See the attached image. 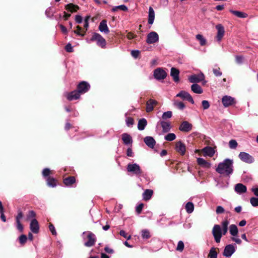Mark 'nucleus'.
<instances>
[{
	"mask_svg": "<svg viewBox=\"0 0 258 258\" xmlns=\"http://www.w3.org/2000/svg\"><path fill=\"white\" fill-rule=\"evenodd\" d=\"M233 160L226 158L218 164L216 171L218 173L230 177L233 173Z\"/></svg>",
	"mask_w": 258,
	"mask_h": 258,
	"instance_id": "obj_1",
	"label": "nucleus"
},
{
	"mask_svg": "<svg viewBox=\"0 0 258 258\" xmlns=\"http://www.w3.org/2000/svg\"><path fill=\"white\" fill-rule=\"evenodd\" d=\"M84 245L87 247L93 246L97 240L96 235L91 231H85L82 233Z\"/></svg>",
	"mask_w": 258,
	"mask_h": 258,
	"instance_id": "obj_2",
	"label": "nucleus"
},
{
	"mask_svg": "<svg viewBox=\"0 0 258 258\" xmlns=\"http://www.w3.org/2000/svg\"><path fill=\"white\" fill-rule=\"evenodd\" d=\"M94 41L96 42L97 46L102 48H105L106 46V40L100 34L98 33H93L90 40H87V42L89 43H91V42Z\"/></svg>",
	"mask_w": 258,
	"mask_h": 258,
	"instance_id": "obj_3",
	"label": "nucleus"
},
{
	"mask_svg": "<svg viewBox=\"0 0 258 258\" xmlns=\"http://www.w3.org/2000/svg\"><path fill=\"white\" fill-rule=\"evenodd\" d=\"M126 170L128 172L132 175H135L140 178L143 173L142 169L139 164L137 163H128L126 167Z\"/></svg>",
	"mask_w": 258,
	"mask_h": 258,
	"instance_id": "obj_4",
	"label": "nucleus"
},
{
	"mask_svg": "<svg viewBox=\"0 0 258 258\" xmlns=\"http://www.w3.org/2000/svg\"><path fill=\"white\" fill-rule=\"evenodd\" d=\"M212 234L216 242L219 243L222 237V230L220 225L216 224L212 229Z\"/></svg>",
	"mask_w": 258,
	"mask_h": 258,
	"instance_id": "obj_5",
	"label": "nucleus"
},
{
	"mask_svg": "<svg viewBox=\"0 0 258 258\" xmlns=\"http://www.w3.org/2000/svg\"><path fill=\"white\" fill-rule=\"evenodd\" d=\"M238 157L241 161L247 163H252L254 161V158L246 152H240L238 155Z\"/></svg>",
	"mask_w": 258,
	"mask_h": 258,
	"instance_id": "obj_6",
	"label": "nucleus"
},
{
	"mask_svg": "<svg viewBox=\"0 0 258 258\" xmlns=\"http://www.w3.org/2000/svg\"><path fill=\"white\" fill-rule=\"evenodd\" d=\"M205 79V76L202 73L198 74H194L190 76L188 78L189 82L193 84H197L200 83Z\"/></svg>",
	"mask_w": 258,
	"mask_h": 258,
	"instance_id": "obj_7",
	"label": "nucleus"
},
{
	"mask_svg": "<svg viewBox=\"0 0 258 258\" xmlns=\"http://www.w3.org/2000/svg\"><path fill=\"white\" fill-rule=\"evenodd\" d=\"M166 76V72L162 68H157L154 71V77L157 80H164Z\"/></svg>",
	"mask_w": 258,
	"mask_h": 258,
	"instance_id": "obj_8",
	"label": "nucleus"
},
{
	"mask_svg": "<svg viewBox=\"0 0 258 258\" xmlns=\"http://www.w3.org/2000/svg\"><path fill=\"white\" fill-rule=\"evenodd\" d=\"M221 101L225 107H227L236 103L234 98L228 95L224 96L221 99Z\"/></svg>",
	"mask_w": 258,
	"mask_h": 258,
	"instance_id": "obj_9",
	"label": "nucleus"
},
{
	"mask_svg": "<svg viewBox=\"0 0 258 258\" xmlns=\"http://www.w3.org/2000/svg\"><path fill=\"white\" fill-rule=\"evenodd\" d=\"M90 88V86L88 82L86 81H82L78 85L77 91L80 94H83L88 92Z\"/></svg>",
	"mask_w": 258,
	"mask_h": 258,
	"instance_id": "obj_10",
	"label": "nucleus"
},
{
	"mask_svg": "<svg viewBox=\"0 0 258 258\" xmlns=\"http://www.w3.org/2000/svg\"><path fill=\"white\" fill-rule=\"evenodd\" d=\"M159 41V36L158 34L154 31L149 33L147 35L146 42L148 44H154Z\"/></svg>",
	"mask_w": 258,
	"mask_h": 258,
	"instance_id": "obj_11",
	"label": "nucleus"
},
{
	"mask_svg": "<svg viewBox=\"0 0 258 258\" xmlns=\"http://www.w3.org/2000/svg\"><path fill=\"white\" fill-rule=\"evenodd\" d=\"M176 97H179L183 99L186 100L192 104L195 103V101L192 96L189 93L186 91H181L176 95Z\"/></svg>",
	"mask_w": 258,
	"mask_h": 258,
	"instance_id": "obj_12",
	"label": "nucleus"
},
{
	"mask_svg": "<svg viewBox=\"0 0 258 258\" xmlns=\"http://www.w3.org/2000/svg\"><path fill=\"white\" fill-rule=\"evenodd\" d=\"M235 251V248L232 244L227 245L224 249L223 255L226 257H230Z\"/></svg>",
	"mask_w": 258,
	"mask_h": 258,
	"instance_id": "obj_13",
	"label": "nucleus"
},
{
	"mask_svg": "<svg viewBox=\"0 0 258 258\" xmlns=\"http://www.w3.org/2000/svg\"><path fill=\"white\" fill-rule=\"evenodd\" d=\"M23 216V212L21 210H19L18 211V215L16 217V224H17V225H16L17 229L21 232H23V230H24L23 226L21 223V221H20V220L22 218Z\"/></svg>",
	"mask_w": 258,
	"mask_h": 258,
	"instance_id": "obj_14",
	"label": "nucleus"
},
{
	"mask_svg": "<svg viewBox=\"0 0 258 258\" xmlns=\"http://www.w3.org/2000/svg\"><path fill=\"white\" fill-rule=\"evenodd\" d=\"M65 96L68 100L72 101L79 98L80 93L77 90H74L70 93H66Z\"/></svg>",
	"mask_w": 258,
	"mask_h": 258,
	"instance_id": "obj_15",
	"label": "nucleus"
},
{
	"mask_svg": "<svg viewBox=\"0 0 258 258\" xmlns=\"http://www.w3.org/2000/svg\"><path fill=\"white\" fill-rule=\"evenodd\" d=\"M30 228L31 231L35 234L39 231V225L38 221L36 219H33L30 224Z\"/></svg>",
	"mask_w": 258,
	"mask_h": 258,
	"instance_id": "obj_16",
	"label": "nucleus"
},
{
	"mask_svg": "<svg viewBox=\"0 0 258 258\" xmlns=\"http://www.w3.org/2000/svg\"><path fill=\"white\" fill-rule=\"evenodd\" d=\"M192 124L187 121H183L179 127V130L183 132H188L192 129Z\"/></svg>",
	"mask_w": 258,
	"mask_h": 258,
	"instance_id": "obj_17",
	"label": "nucleus"
},
{
	"mask_svg": "<svg viewBox=\"0 0 258 258\" xmlns=\"http://www.w3.org/2000/svg\"><path fill=\"white\" fill-rule=\"evenodd\" d=\"M216 28L217 30V34L216 36V39L218 41L220 42L224 34V28L221 24H218L216 26Z\"/></svg>",
	"mask_w": 258,
	"mask_h": 258,
	"instance_id": "obj_18",
	"label": "nucleus"
},
{
	"mask_svg": "<svg viewBox=\"0 0 258 258\" xmlns=\"http://www.w3.org/2000/svg\"><path fill=\"white\" fill-rule=\"evenodd\" d=\"M234 190L237 194L241 195L246 192L247 188L245 185L239 183L235 185Z\"/></svg>",
	"mask_w": 258,
	"mask_h": 258,
	"instance_id": "obj_19",
	"label": "nucleus"
},
{
	"mask_svg": "<svg viewBox=\"0 0 258 258\" xmlns=\"http://www.w3.org/2000/svg\"><path fill=\"white\" fill-rule=\"evenodd\" d=\"M175 149L176 151L180 153L181 155L185 154L186 151L185 146L181 141H180L176 143Z\"/></svg>",
	"mask_w": 258,
	"mask_h": 258,
	"instance_id": "obj_20",
	"label": "nucleus"
},
{
	"mask_svg": "<svg viewBox=\"0 0 258 258\" xmlns=\"http://www.w3.org/2000/svg\"><path fill=\"white\" fill-rule=\"evenodd\" d=\"M98 29L101 32H103L105 34H107L109 33V31L106 20H102L101 21V22L99 24Z\"/></svg>",
	"mask_w": 258,
	"mask_h": 258,
	"instance_id": "obj_21",
	"label": "nucleus"
},
{
	"mask_svg": "<svg viewBox=\"0 0 258 258\" xmlns=\"http://www.w3.org/2000/svg\"><path fill=\"white\" fill-rule=\"evenodd\" d=\"M160 124L164 133H168L171 129L172 126L170 122L162 120L160 122Z\"/></svg>",
	"mask_w": 258,
	"mask_h": 258,
	"instance_id": "obj_22",
	"label": "nucleus"
},
{
	"mask_svg": "<svg viewBox=\"0 0 258 258\" xmlns=\"http://www.w3.org/2000/svg\"><path fill=\"white\" fill-rule=\"evenodd\" d=\"M144 141L149 147L153 148L156 144V141L154 139L150 136L146 137L144 138Z\"/></svg>",
	"mask_w": 258,
	"mask_h": 258,
	"instance_id": "obj_23",
	"label": "nucleus"
},
{
	"mask_svg": "<svg viewBox=\"0 0 258 258\" xmlns=\"http://www.w3.org/2000/svg\"><path fill=\"white\" fill-rule=\"evenodd\" d=\"M179 71L175 68H172L170 71V75L173 78L175 82H178L179 81Z\"/></svg>",
	"mask_w": 258,
	"mask_h": 258,
	"instance_id": "obj_24",
	"label": "nucleus"
},
{
	"mask_svg": "<svg viewBox=\"0 0 258 258\" xmlns=\"http://www.w3.org/2000/svg\"><path fill=\"white\" fill-rule=\"evenodd\" d=\"M155 19V12L152 7L149 8L148 23L149 25H152Z\"/></svg>",
	"mask_w": 258,
	"mask_h": 258,
	"instance_id": "obj_25",
	"label": "nucleus"
},
{
	"mask_svg": "<svg viewBox=\"0 0 258 258\" xmlns=\"http://www.w3.org/2000/svg\"><path fill=\"white\" fill-rule=\"evenodd\" d=\"M157 104V102L153 99H150L147 102L146 111L147 112H151L154 109V106Z\"/></svg>",
	"mask_w": 258,
	"mask_h": 258,
	"instance_id": "obj_26",
	"label": "nucleus"
},
{
	"mask_svg": "<svg viewBox=\"0 0 258 258\" xmlns=\"http://www.w3.org/2000/svg\"><path fill=\"white\" fill-rule=\"evenodd\" d=\"M121 137L123 142L125 145H128L133 143L132 138L129 134L123 133L122 134Z\"/></svg>",
	"mask_w": 258,
	"mask_h": 258,
	"instance_id": "obj_27",
	"label": "nucleus"
},
{
	"mask_svg": "<svg viewBox=\"0 0 258 258\" xmlns=\"http://www.w3.org/2000/svg\"><path fill=\"white\" fill-rule=\"evenodd\" d=\"M204 155L209 157H212L215 154L214 149L210 146H206L202 150Z\"/></svg>",
	"mask_w": 258,
	"mask_h": 258,
	"instance_id": "obj_28",
	"label": "nucleus"
},
{
	"mask_svg": "<svg viewBox=\"0 0 258 258\" xmlns=\"http://www.w3.org/2000/svg\"><path fill=\"white\" fill-rule=\"evenodd\" d=\"M153 195V190L150 189H146L143 193V198L145 201L150 200Z\"/></svg>",
	"mask_w": 258,
	"mask_h": 258,
	"instance_id": "obj_29",
	"label": "nucleus"
},
{
	"mask_svg": "<svg viewBox=\"0 0 258 258\" xmlns=\"http://www.w3.org/2000/svg\"><path fill=\"white\" fill-rule=\"evenodd\" d=\"M197 163L199 165L203 167L209 168L211 167V163L208 162L202 158H197Z\"/></svg>",
	"mask_w": 258,
	"mask_h": 258,
	"instance_id": "obj_30",
	"label": "nucleus"
},
{
	"mask_svg": "<svg viewBox=\"0 0 258 258\" xmlns=\"http://www.w3.org/2000/svg\"><path fill=\"white\" fill-rule=\"evenodd\" d=\"M229 12L238 18H245L248 16V15L246 13L240 11L230 10Z\"/></svg>",
	"mask_w": 258,
	"mask_h": 258,
	"instance_id": "obj_31",
	"label": "nucleus"
},
{
	"mask_svg": "<svg viewBox=\"0 0 258 258\" xmlns=\"http://www.w3.org/2000/svg\"><path fill=\"white\" fill-rule=\"evenodd\" d=\"M65 9L71 13L76 12L79 9V7L73 4H68L65 6Z\"/></svg>",
	"mask_w": 258,
	"mask_h": 258,
	"instance_id": "obj_32",
	"label": "nucleus"
},
{
	"mask_svg": "<svg viewBox=\"0 0 258 258\" xmlns=\"http://www.w3.org/2000/svg\"><path fill=\"white\" fill-rule=\"evenodd\" d=\"M147 125V120L144 118H141L138 121V128L140 131H143L145 129Z\"/></svg>",
	"mask_w": 258,
	"mask_h": 258,
	"instance_id": "obj_33",
	"label": "nucleus"
},
{
	"mask_svg": "<svg viewBox=\"0 0 258 258\" xmlns=\"http://www.w3.org/2000/svg\"><path fill=\"white\" fill-rule=\"evenodd\" d=\"M191 91L196 94H201L203 91L201 87L198 84H193L191 86Z\"/></svg>",
	"mask_w": 258,
	"mask_h": 258,
	"instance_id": "obj_34",
	"label": "nucleus"
},
{
	"mask_svg": "<svg viewBox=\"0 0 258 258\" xmlns=\"http://www.w3.org/2000/svg\"><path fill=\"white\" fill-rule=\"evenodd\" d=\"M76 181V179L74 176H69L63 179L64 184L68 186H71Z\"/></svg>",
	"mask_w": 258,
	"mask_h": 258,
	"instance_id": "obj_35",
	"label": "nucleus"
},
{
	"mask_svg": "<svg viewBox=\"0 0 258 258\" xmlns=\"http://www.w3.org/2000/svg\"><path fill=\"white\" fill-rule=\"evenodd\" d=\"M46 180L48 186L51 187H54L56 186V181L53 177H47Z\"/></svg>",
	"mask_w": 258,
	"mask_h": 258,
	"instance_id": "obj_36",
	"label": "nucleus"
},
{
	"mask_svg": "<svg viewBox=\"0 0 258 258\" xmlns=\"http://www.w3.org/2000/svg\"><path fill=\"white\" fill-rule=\"evenodd\" d=\"M238 228L236 225L232 224L229 226V232L233 236H237L238 234Z\"/></svg>",
	"mask_w": 258,
	"mask_h": 258,
	"instance_id": "obj_37",
	"label": "nucleus"
},
{
	"mask_svg": "<svg viewBox=\"0 0 258 258\" xmlns=\"http://www.w3.org/2000/svg\"><path fill=\"white\" fill-rule=\"evenodd\" d=\"M185 210L187 213L190 214L194 210V205L192 202H188L185 205Z\"/></svg>",
	"mask_w": 258,
	"mask_h": 258,
	"instance_id": "obj_38",
	"label": "nucleus"
},
{
	"mask_svg": "<svg viewBox=\"0 0 258 258\" xmlns=\"http://www.w3.org/2000/svg\"><path fill=\"white\" fill-rule=\"evenodd\" d=\"M141 236L143 239H148L151 237V235L148 229H143L141 231Z\"/></svg>",
	"mask_w": 258,
	"mask_h": 258,
	"instance_id": "obj_39",
	"label": "nucleus"
},
{
	"mask_svg": "<svg viewBox=\"0 0 258 258\" xmlns=\"http://www.w3.org/2000/svg\"><path fill=\"white\" fill-rule=\"evenodd\" d=\"M196 39L199 41L200 44L201 46H204L206 43V40L201 34H197L196 36Z\"/></svg>",
	"mask_w": 258,
	"mask_h": 258,
	"instance_id": "obj_40",
	"label": "nucleus"
},
{
	"mask_svg": "<svg viewBox=\"0 0 258 258\" xmlns=\"http://www.w3.org/2000/svg\"><path fill=\"white\" fill-rule=\"evenodd\" d=\"M176 135L174 133H168L164 137V139L167 141H173L176 139Z\"/></svg>",
	"mask_w": 258,
	"mask_h": 258,
	"instance_id": "obj_41",
	"label": "nucleus"
},
{
	"mask_svg": "<svg viewBox=\"0 0 258 258\" xmlns=\"http://www.w3.org/2000/svg\"><path fill=\"white\" fill-rule=\"evenodd\" d=\"M209 258H217V252L214 247H212L208 255Z\"/></svg>",
	"mask_w": 258,
	"mask_h": 258,
	"instance_id": "obj_42",
	"label": "nucleus"
},
{
	"mask_svg": "<svg viewBox=\"0 0 258 258\" xmlns=\"http://www.w3.org/2000/svg\"><path fill=\"white\" fill-rule=\"evenodd\" d=\"M117 9H120L123 11H126L128 10L127 7L124 5H121L117 6L114 7L112 9V12H115L117 10Z\"/></svg>",
	"mask_w": 258,
	"mask_h": 258,
	"instance_id": "obj_43",
	"label": "nucleus"
},
{
	"mask_svg": "<svg viewBox=\"0 0 258 258\" xmlns=\"http://www.w3.org/2000/svg\"><path fill=\"white\" fill-rule=\"evenodd\" d=\"M174 105L180 110H183L185 107L184 104L181 101H175Z\"/></svg>",
	"mask_w": 258,
	"mask_h": 258,
	"instance_id": "obj_44",
	"label": "nucleus"
},
{
	"mask_svg": "<svg viewBox=\"0 0 258 258\" xmlns=\"http://www.w3.org/2000/svg\"><path fill=\"white\" fill-rule=\"evenodd\" d=\"M172 112L171 111L164 112L162 114V118L164 120L170 118L172 117Z\"/></svg>",
	"mask_w": 258,
	"mask_h": 258,
	"instance_id": "obj_45",
	"label": "nucleus"
},
{
	"mask_svg": "<svg viewBox=\"0 0 258 258\" xmlns=\"http://www.w3.org/2000/svg\"><path fill=\"white\" fill-rule=\"evenodd\" d=\"M184 247V245L183 242L181 240H180L178 242L176 249L178 251L181 252L183 251Z\"/></svg>",
	"mask_w": 258,
	"mask_h": 258,
	"instance_id": "obj_46",
	"label": "nucleus"
},
{
	"mask_svg": "<svg viewBox=\"0 0 258 258\" xmlns=\"http://www.w3.org/2000/svg\"><path fill=\"white\" fill-rule=\"evenodd\" d=\"M50 170L48 168H44L42 171V175L43 177L45 178L46 179H47V177H50Z\"/></svg>",
	"mask_w": 258,
	"mask_h": 258,
	"instance_id": "obj_47",
	"label": "nucleus"
},
{
	"mask_svg": "<svg viewBox=\"0 0 258 258\" xmlns=\"http://www.w3.org/2000/svg\"><path fill=\"white\" fill-rule=\"evenodd\" d=\"M36 213L33 210H30L28 212V213L27 215V220H30L31 219H35L36 217Z\"/></svg>",
	"mask_w": 258,
	"mask_h": 258,
	"instance_id": "obj_48",
	"label": "nucleus"
},
{
	"mask_svg": "<svg viewBox=\"0 0 258 258\" xmlns=\"http://www.w3.org/2000/svg\"><path fill=\"white\" fill-rule=\"evenodd\" d=\"M235 61L238 64H241L243 62L244 57L242 55H235Z\"/></svg>",
	"mask_w": 258,
	"mask_h": 258,
	"instance_id": "obj_49",
	"label": "nucleus"
},
{
	"mask_svg": "<svg viewBox=\"0 0 258 258\" xmlns=\"http://www.w3.org/2000/svg\"><path fill=\"white\" fill-rule=\"evenodd\" d=\"M237 143L235 140H231L229 142V146L230 149H235L237 146Z\"/></svg>",
	"mask_w": 258,
	"mask_h": 258,
	"instance_id": "obj_50",
	"label": "nucleus"
},
{
	"mask_svg": "<svg viewBox=\"0 0 258 258\" xmlns=\"http://www.w3.org/2000/svg\"><path fill=\"white\" fill-rule=\"evenodd\" d=\"M250 203L253 207L258 206V198H251L250 199Z\"/></svg>",
	"mask_w": 258,
	"mask_h": 258,
	"instance_id": "obj_51",
	"label": "nucleus"
},
{
	"mask_svg": "<svg viewBox=\"0 0 258 258\" xmlns=\"http://www.w3.org/2000/svg\"><path fill=\"white\" fill-rule=\"evenodd\" d=\"M202 106L204 110L208 109L210 107V103L207 100H203L202 101Z\"/></svg>",
	"mask_w": 258,
	"mask_h": 258,
	"instance_id": "obj_52",
	"label": "nucleus"
},
{
	"mask_svg": "<svg viewBox=\"0 0 258 258\" xmlns=\"http://www.w3.org/2000/svg\"><path fill=\"white\" fill-rule=\"evenodd\" d=\"M27 240V237L25 234H22L19 237L20 243L22 245L24 244L26 242Z\"/></svg>",
	"mask_w": 258,
	"mask_h": 258,
	"instance_id": "obj_53",
	"label": "nucleus"
},
{
	"mask_svg": "<svg viewBox=\"0 0 258 258\" xmlns=\"http://www.w3.org/2000/svg\"><path fill=\"white\" fill-rule=\"evenodd\" d=\"M76 28H77V30H75L74 31V32L75 34H76L78 36H82V37H83V36H84L85 35V33H82L81 32V31H82V29H81V28L79 26H77Z\"/></svg>",
	"mask_w": 258,
	"mask_h": 258,
	"instance_id": "obj_54",
	"label": "nucleus"
},
{
	"mask_svg": "<svg viewBox=\"0 0 258 258\" xmlns=\"http://www.w3.org/2000/svg\"><path fill=\"white\" fill-rule=\"evenodd\" d=\"M229 222L227 220H225L221 222V229H228Z\"/></svg>",
	"mask_w": 258,
	"mask_h": 258,
	"instance_id": "obj_55",
	"label": "nucleus"
},
{
	"mask_svg": "<svg viewBox=\"0 0 258 258\" xmlns=\"http://www.w3.org/2000/svg\"><path fill=\"white\" fill-rule=\"evenodd\" d=\"M65 49L68 52H72L74 51L73 46L71 44L69 43L65 46Z\"/></svg>",
	"mask_w": 258,
	"mask_h": 258,
	"instance_id": "obj_56",
	"label": "nucleus"
},
{
	"mask_svg": "<svg viewBox=\"0 0 258 258\" xmlns=\"http://www.w3.org/2000/svg\"><path fill=\"white\" fill-rule=\"evenodd\" d=\"M134 122V119L132 117H128L126 119V123L128 126H131L133 125Z\"/></svg>",
	"mask_w": 258,
	"mask_h": 258,
	"instance_id": "obj_57",
	"label": "nucleus"
},
{
	"mask_svg": "<svg viewBox=\"0 0 258 258\" xmlns=\"http://www.w3.org/2000/svg\"><path fill=\"white\" fill-rule=\"evenodd\" d=\"M213 72L214 75L216 77H220L222 74V72L220 71V68L214 69L213 70Z\"/></svg>",
	"mask_w": 258,
	"mask_h": 258,
	"instance_id": "obj_58",
	"label": "nucleus"
},
{
	"mask_svg": "<svg viewBox=\"0 0 258 258\" xmlns=\"http://www.w3.org/2000/svg\"><path fill=\"white\" fill-rule=\"evenodd\" d=\"M49 230L50 231V232H51L52 235H56V232L55 227L52 224H49Z\"/></svg>",
	"mask_w": 258,
	"mask_h": 258,
	"instance_id": "obj_59",
	"label": "nucleus"
},
{
	"mask_svg": "<svg viewBox=\"0 0 258 258\" xmlns=\"http://www.w3.org/2000/svg\"><path fill=\"white\" fill-rule=\"evenodd\" d=\"M140 54V51L139 50H133L132 51H131V54L132 55L135 57V58H137L139 56Z\"/></svg>",
	"mask_w": 258,
	"mask_h": 258,
	"instance_id": "obj_60",
	"label": "nucleus"
},
{
	"mask_svg": "<svg viewBox=\"0 0 258 258\" xmlns=\"http://www.w3.org/2000/svg\"><path fill=\"white\" fill-rule=\"evenodd\" d=\"M144 204L143 203H141L139 204L138 206H137L136 210L138 214H140L141 213Z\"/></svg>",
	"mask_w": 258,
	"mask_h": 258,
	"instance_id": "obj_61",
	"label": "nucleus"
},
{
	"mask_svg": "<svg viewBox=\"0 0 258 258\" xmlns=\"http://www.w3.org/2000/svg\"><path fill=\"white\" fill-rule=\"evenodd\" d=\"M45 14L47 17H51L53 16V12L50 8H48L46 10Z\"/></svg>",
	"mask_w": 258,
	"mask_h": 258,
	"instance_id": "obj_62",
	"label": "nucleus"
},
{
	"mask_svg": "<svg viewBox=\"0 0 258 258\" xmlns=\"http://www.w3.org/2000/svg\"><path fill=\"white\" fill-rule=\"evenodd\" d=\"M83 19L81 16L77 15L75 16V21L78 24H81L82 22Z\"/></svg>",
	"mask_w": 258,
	"mask_h": 258,
	"instance_id": "obj_63",
	"label": "nucleus"
},
{
	"mask_svg": "<svg viewBox=\"0 0 258 258\" xmlns=\"http://www.w3.org/2000/svg\"><path fill=\"white\" fill-rule=\"evenodd\" d=\"M216 211L217 214H221L224 212V209L222 206H218L216 208Z\"/></svg>",
	"mask_w": 258,
	"mask_h": 258,
	"instance_id": "obj_64",
	"label": "nucleus"
}]
</instances>
